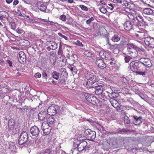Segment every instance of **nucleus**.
I'll use <instances>...</instances> for the list:
<instances>
[{
	"label": "nucleus",
	"mask_w": 154,
	"mask_h": 154,
	"mask_svg": "<svg viewBox=\"0 0 154 154\" xmlns=\"http://www.w3.org/2000/svg\"><path fill=\"white\" fill-rule=\"evenodd\" d=\"M130 66L131 70L135 73L137 75L145 76L146 72L145 68L141 63L137 62H131L130 63Z\"/></svg>",
	"instance_id": "1"
},
{
	"label": "nucleus",
	"mask_w": 154,
	"mask_h": 154,
	"mask_svg": "<svg viewBox=\"0 0 154 154\" xmlns=\"http://www.w3.org/2000/svg\"><path fill=\"white\" fill-rule=\"evenodd\" d=\"M8 131L11 132H12V134H15L17 133L19 129L14 123V120L12 119H10L8 122Z\"/></svg>",
	"instance_id": "2"
},
{
	"label": "nucleus",
	"mask_w": 154,
	"mask_h": 154,
	"mask_svg": "<svg viewBox=\"0 0 154 154\" xmlns=\"http://www.w3.org/2000/svg\"><path fill=\"white\" fill-rule=\"evenodd\" d=\"M59 111V107L58 106L52 105L50 106L47 110V113L49 115L54 116Z\"/></svg>",
	"instance_id": "3"
},
{
	"label": "nucleus",
	"mask_w": 154,
	"mask_h": 154,
	"mask_svg": "<svg viewBox=\"0 0 154 154\" xmlns=\"http://www.w3.org/2000/svg\"><path fill=\"white\" fill-rule=\"evenodd\" d=\"M28 138V135L26 131H23L21 134L18 139V143L19 145H22L26 143Z\"/></svg>",
	"instance_id": "4"
},
{
	"label": "nucleus",
	"mask_w": 154,
	"mask_h": 154,
	"mask_svg": "<svg viewBox=\"0 0 154 154\" xmlns=\"http://www.w3.org/2000/svg\"><path fill=\"white\" fill-rule=\"evenodd\" d=\"M106 45L108 44L110 46V47L111 50L113 51V52L116 54H117L119 53V46L118 45L115 44L114 45H112L109 42V39L107 38H106Z\"/></svg>",
	"instance_id": "5"
},
{
	"label": "nucleus",
	"mask_w": 154,
	"mask_h": 154,
	"mask_svg": "<svg viewBox=\"0 0 154 154\" xmlns=\"http://www.w3.org/2000/svg\"><path fill=\"white\" fill-rule=\"evenodd\" d=\"M85 134L90 139V140H93L96 137V133L94 131H91L90 129H86L85 131Z\"/></svg>",
	"instance_id": "6"
},
{
	"label": "nucleus",
	"mask_w": 154,
	"mask_h": 154,
	"mask_svg": "<svg viewBox=\"0 0 154 154\" xmlns=\"http://www.w3.org/2000/svg\"><path fill=\"white\" fill-rule=\"evenodd\" d=\"M138 61L147 67H150L152 65L151 60L149 58H141Z\"/></svg>",
	"instance_id": "7"
},
{
	"label": "nucleus",
	"mask_w": 154,
	"mask_h": 154,
	"mask_svg": "<svg viewBox=\"0 0 154 154\" xmlns=\"http://www.w3.org/2000/svg\"><path fill=\"white\" fill-rule=\"evenodd\" d=\"M145 44L149 48L154 47V39L151 37H146L144 39Z\"/></svg>",
	"instance_id": "8"
},
{
	"label": "nucleus",
	"mask_w": 154,
	"mask_h": 154,
	"mask_svg": "<svg viewBox=\"0 0 154 154\" xmlns=\"http://www.w3.org/2000/svg\"><path fill=\"white\" fill-rule=\"evenodd\" d=\"M84 96L86 99L90 103L94 104L96 103L97 100L95 97L88 93H85Z\"/></svg>",
	"instance_id": "9"
},
{
	"label": "nucleus",
	"mask_w": 154,
	"mask_h": 154,
	"mask_svg": "<svg viewBox=\"0 0 154 154\" xmlns=\"http://www.w3.org/2000/svg\"><path fill=\"white\" fill-rule=\"evenodd\" d=\"M30 133L33 136L38 137L40 133V130L38 127L35 125L32 127L30 129Z\"/></svg>",
	"instance_id": "10"
},
{
	"label": "nucleus",
	"mask_w": 154,
	"mask_h": 154,
	"mask_svg": "<svg viewBox=\"0 0 154 154\" xmlns=\"http://www.w3.org/2000/svg\"><path fill=\"white\" fill-rule=\"evenodd\" d=\"M48 115L47 114L46 110L40 112L38 115V118L41 121H45L48 117Z\"/></svg>",
	"instance_id": "11"
},
{
	"label": "nucleus",
	"mask_w": 154,
	"mask_h": 154,
	"mask_svg": "<svg viewBox=\"0 0 154 154\" xmlns=\"http://www.w3.org/2000/svg\"><path fill=\"white\" fill-rule=\"evenodd\" d=\"M18 58L19 62L21 63H23L26 61V56L25 53L23 51L19 52Z\"/></svg>",
	"instance_id": "12"
},
{
	"label": "nucleus",
	"mask_w": 154,
	"mask_h": 154,
	"mask_svg": "<svg viewBox=\"0 0 154 154\" xmlns=\"http://www.w3.org/2000/svg\"><path fill=\"white\" fill-rule=\"evenodd\" d=\"M128 54L129 57L132 59L137 57L138 55V52L135 49H130L128 51Z\"/></svg>",
	"instance_id": "13"
},
{
	"label": "nucleus",
	"mask_w": 154,
	"mask_h": 154,
	"mask_svg": "<svg viewBox=\"0 0 154 154\" xmlns=\"http://www.w3.org/2000/svg\"><path fill=\"white\" fill-rule=\"evenodd\" d=\"M99 55L102 58L106 60H107L110 57L109 53H106L103 51H100Z\"/></svg>",
	"instance_id": "14"
},
{
	"label": "nucleus",
	"mask_w": 154,
	"mask_h": 154,
	"mask_svg": "<svg viewBox=\"0 0 154 154\" xmlns=\"http://www.w3.org/2000/svg\"><path fill=\"white\" fill-rule=\"evenodd\" d=\"M87 143L85 141H83L78 145V149L79 151H81L84 149L87 146Z\"/></svg>",
	"instance_id": "15"
},
{
	"label": "nucleus",
	"mask_w": 154,
	"mask_h": 154,
	"mask_svg": "<svg viewBox=\"0 0 154 154\" xmlns=\"http://www.w3.org/2000/svg\"><path fill=\"white\" fill-rule=\"evenodd\" d=\"M132 117L133 119V122L134 124L138 125L141 123V119L142 118V117L140 116L138 117L136 116H133Z\"/></svg>",
	"instance_id": "16"
},
{
	"label": "nucleus",
	"mask_w": 154,
	"mask_h": 154,
	"mask_svg": "<svg viewBox=\"0 0 154 154\" xmlns=\"http://www.w3.org/2000/svg\"><path fill=\"white\" fill-rule=\"evenodd\" d=\"M96 63L99 68H101L102 69L106 67V64L103 60L101 59L97 60L96 61Z\"/></svg>",
	"instance_id": "17"
},
{
	"label": "nucleus",
	"mask_w": 154,
	"mask_h": 154,
	"mask_svg": "<svg viewBox=\"0 0 154 154\" xmlns=\"http://www.w3.org/2000/svg\"><path fill=\"white\" fill-rule=\"evenodd\" d=\"M9 17L8 13L5 11H0V18L2 20H5Z\"/></svg>",
	"instance_id": "18"
},
{
	"label": "nucleus",
	"mask_w": 154,
	"mask_h": 154,
	"mask_svg": "<svg viewBox=\"0 0 154 154\" xmlns=\"http://www.w3.org/2000/svg\"><path fill=\"white\" fill-rule=\"evenodd\" d=\"M37 7L40 10L44 11L46 9V6L43 2H38L37 4Z\"/></svg>",
	"instance_id": "19"
},
{
	"label": "nucleus",
	"mask_w": 154,
	"mask_h": 154,
	"mask_svg": "<svg viewBox=\"0 0 154 154\" xmlns=\"http://www.w3.org/2000/svg\"><path fill=\"white\" fill-rule=\"evenodd\" d=\"M132 25L130 21H127L124 24V29L127 30H129L132 28Z\"/></svg>",
	"instance_id": "20"
},
{
	"label": "nucleus",
	"mask_w": 154,
	"mask_h": 154,
	"mask_svg": "<svg viewBox=\"0 0 154 154\" xmlns=\"http://www.w3.org/2000/svg\"><path fill=\"white\" fill-rule=\"evenodd\" d=\"M87 77L89 80L92 81H95L96 80V75L94 73L88 72L87 73Z\"/></svg>",
	"instance_id": "21"
},
{
	"label": "nucleus",
	"mask_w": 154,
	"mask_h": 154,
	"mask_svg": "<svg viewBox=\"0 0 154 154\" xmlns=\"http://www.w3.org/2000/svg\"><path fill=\"white\" fill-rule=\"evenodd\" d=\"M96 89L95 93L96 95H100L102 94L103 87L101 85H100L99 87H97Z\"/></svg>",
	"instance_id": "22"
},
{
	"label": "nucleus",
	"mask_w": 154,
	"mask_h": 154,
	"mask_svg": "<svg viewBox=\"0 0 154 154\" xmlns=\"http://www.w3.org/2000/svg\"><path fill=\"white\" fill-rule=\"evenodd\" d=\"M109 144L112 147H114L116 144V140L113 138L109 139L107 140Z\"/></svg>",
	"instance_id": "23"
},
{
	"label": "nucleus",
	"mask_w": 154,
	"mask_h": 154,
	"mask_svg": "<svg viewBox=\"0 0 154 154\" xmlns=\"http://www.w3.org/2000/svg\"><path fill=\"white\" fill-rule=\"evenodd\" d=\"M143 13L146 15H151L153 14L152 10L150 8H146L143 11Z\"/></svg>",
	"instance_id": "24"
},
{
	"label": "nucleus",
	"mask_w": 154,
	"mask_h": 154,
	"mask_svg": "<svg viewBox=\"0 0 154 154\" xmlns=\"http://www.w3.org/2000/svg\"><path fill=\"white\" fill-rule=\"evenodd\" d=\"M136 35L137 37L140 40H142L143 38L145 39V38H146L145 37V33L144 32H139L138 34H136Z\"/></svg>",
	"instance_id": "25"
},
{
	"label": "nucleus",
	"mask_w": 154,
	"mask_h": 154,
	"mask_svg": "<svg viewBox=\"0 0 154 154\" xmlns=\"http://www.w3.org/2000/svg\"><path fill=\"white\" fill-rule=\"evenodd\" d=\"M120 35L115 34L111 38L112 41L114 42H117L120 41Z\"/></svg>",
	"instance_id": "26"
},
{
	"label": "nucleus",
	"mask_w": 154,
	"mask_h": 154,
	"mask_svg": "<svg viewBox=\"0 0 154 154\" xmlns=\"http://www.w3.org/2000/svg\"><path fill=\"white\" fill-rule=\"evenodd\" d=\"M54 121V118L51 116L48 115L47 119L46 120L45 122H46L47 123H49L51 124H53Z\"/></svg>",
	"instance_id": "27"
},
{
	"label": "nucleus",
	"mask_w": 154,
	"mask_h": 154,
	"mask_svg": "<svg viewBox=\"0 0 154 154\" xmlns=\"http://www.w3.org/2000/svg\"><path fill=\"white\" fill-rule=\"evenodd\" d=\"M51 128L46 122H44L42 125V130Z\"/></svg>",
	"instance_id": "28"
},
{
	"label": "nucleus",
	"mask_w": 154,
	"mask_h": 154,
	"mask_svg": "<svg viewBox=\"0 0 154 154\" xmlns=\"http://www.w3.org/2000/svg\"><path fill=\"white\" fill-rule=\"evenodd\" d=\"M50 43L51 44V46L50 47L52 50H54L57 48L58 45L57 43L53 41H50Z\"/></svg>",
	"instance_id": "29"
},
{
	"label": "nucleus",
	"mask_w": 154,
	"mask_h": 154,
	"mask_svg": "<svg viewBox=\"0 0 154 154\" xmlns=\"http://www.w3.org/2000/svg\"><path fill=\"white\" fill-rule=\"evenodd\" d=\"M52 76L53 78L56 80H58L59 79V73L56 71H54L52 73Z\"/></svg>",
	"instance_id": "30"
},
{
	"label": "nucleus",
	"mask_w": 154,
	"mask_h": 154,
	"mask_svg": "<svg viewBox=\"0 0 154 154\" xmlns=\"http://www.w3.org/2000/svg\"><path fill=\"white\" fill-rule=\"evenodd\" d=\"M16 146L14 143H11L9 145V148L11 149V150L13 151L15 150Z\"/></svg>",
	"instance_id": "31"
},
{
	"label": "nucleus",
	"mask_w": 154,
	"mask_h": 154,
	"mask_svg": "<svg viewBox=\"0 0 154 154\" xmlns=\"http://www.w3.org/2000/svg\"><path fill=\"white\" fill-rule=\"evenodd\" d=\"M111 103L113 106L115 108H116V106L117 107H118V104H119V103L117 100L113 99L111 101Z\"/></svg>",
	"instance_id": "32"
},
{
	"label": "nucleus",
	"mask_w": 154,
	"mask_h": 154,
	"mask_svg": "<svg viewBox=\"0 0 154 154\" xmlns=\"http://www.w3.org/2000/svg\"><path fill=\"white\" fill-rule=\"evenodd\" d=\"M51 128L45 129V130H42L43 131L44 134L45 135H47L49 134L51 131Z\"/></svg>",
	"instance_id": "33"
},
{
	"label": "nucleus",
	"mask_w": 154,
	"mask_h": 154,
	"mask_svg": "<svg viewBox=\"0 0 154 154\" xmlns=\"http://www.w3.org/2000/svg\"><path fill=\"white\" fill-rule=\"evenodd\" d=\"M92 82V81H88L86 82L85 83H84L86 87L87 88H91V84Z\"/></svg>",
	"instance_id": "34"
},
{
	"label": "nucleus",
	"mask_w": 154,
	"mask_h": 154,
	"mask_svg": "<svg viewBox=\"0 0 154 154\" xmlns=\"http://www.w3.org/2000/svg\"><path fill=\"white\" fill-rule=\"evenodd\" d=\"M125 60L126 63H128L131 59H132L131 57H129V55H126L125 56Z\"/></svg>",
	"instance_id": "35"
},
{
	"label": "nucleus",
	"mask_w": 154,
	"mask_h": 154,
	"mask_svg": "<svg viewBox=\"0 0 154 154\" xmlns=\"http://www.w3.org/2000/svg\"><path fill=\"white\" fill-rule=\"evenodd\" d=\"M128 50L131 49H134L136 47V46L133 44H128Z\"/></svg>",
	"instance_id": "36"
},
{
	"label": "nucleus",
	"mask_w": 154,
	"mask_h": 154,
	"mask_svg": "<svg viewBox=\"0 0 154 154\" xmlns=\"http://www.w3.org/2000/svg\"><path fill=\"white\" fill-rule=\"evenodd\" d=\"M80 7L82 10L84 11H87L88 10V8L83 5H80Z\"/></svg>",
	"instance_id": "37"
},
{
	"label": "nucleus",
	"mask_w": 154,
	"mask_h": 154,
	"mask_svg": "<svg viewBox=\"0 0 154 154\" xmlns=\"http://www.w3.org/2000/svg\"><path fill=\"white\" fill-rule=\"evenodd\" d=\"M24 20L28 22L29 23H34V20L33 19L31 18H25Z\"/></svg>",
	"instance_id": "38"
},
{
	"label": "nucleus",
	"mask_w": 154,
	"mask_h": 154,
	"mask_svg": "<svg viewBox=\"0 0 154 154\" xmlns=\"http://www.w3.org/2000/svg\"><path fill=\"white\" fill-rule=\"evenodd\" d=\"M124 121L125 123H127V124H129L130 123V122L129 120V118L128 117H127V116H125L124 117Z\"/></svg>",
	"instance_id": "39"
},
{
	"label": "nucleus",
	"mask_w": 154,
	"mask_h": 154,
	"mask_svg": "<svg viewBox=\"0 0 154 154\" xmlns=\"http://www.w3.org/2000/svg\"><path fill=\"white\" fill-rule=\"evenodd\" d=\"M94 20V18L93 17H91L89 19L86 21V23L88 24H89Z\"/></svg>",
	"instance_id": "40"
},
{
	"label": "nucleus",
	"mask_w": 154,
	"mask_h": 154,
	"mask_svg": "<svg viewBox=\"0 0 154 154\" xmlns=\"http://www.w3.org/2000/svg\"><path fill=\"white\" fill-rule=\"evenodd\" d=\"M84 54L88 57H90L91 56L92 54L90 52L88 51H86L84 52Z\"/></svg>",
	"instance_id": "41"
},
{
	"label": "nucleus",
	"mask_w": 154,
	"mask_h": 154,
	"mask_svg": "<svg viewBox=\"0 0 154 154\" xmlns=\"http://www.w3.org/2000/svg\"><path fill=\"white\" fill-rule=\"evenodd\" d=\"M60 19L63 21H65L66 19V17L64 15H62L60 16Z\"/></svg>",
	"instance_id": "42"
},
{
	"label": "nucleus",
	"mask_w": 154,
	"mask_h": 154,
	"mask_svg": "<svg viewBox=\"0 0 154 154\" xmlns=\"http://www.w3.org/2000/svg\"><path fill=\"white\" fill-rule=\"evenodd\" d=\"M42 153V154H52L51 152L49 149L45 150Z\"/></svg>",
	"instance_id": "43"
},
{
	"label": "nucleus",
	"mask_w": 154,
	"mask_h": 154,
	"mask_svg": "<svg viewBox=\"0 0 154 154\" xmlns=\"http://www.w3.org/2000/svg\"><path fill=\"white\" fill-rule=\"evenodd\" d=\"M99 9L100 11L103 14L105 13L107 11L106 9L104 8H101Z\"/></svg>",
	"instance_id": "44"
},
{
	"label": "nucleus",
	"mask_w": 154,
	"mask_h": 154,
	"mask_svg": "<svg viewBox=\"0 0 154 154\" xmlns=\"http://www.w3.org/2000/svg\"><path fill=\"white\" fill-rule=\"evenodd\" d=\"M75 44L79 46H83V45L81 42H80L79 41L77 40L76 42L75 43Z\"/></svg>",
	"instance_id": "45"
},
{
	"label": "nucleus",
	"mask_w": 154,
	"mask_h": 154,
	"mask_svg": "<svg viewBox=\"0 0 154 154\" xmlns=\"http://www.w3.org/2000/svg\"><path fill=\"white\" fill-rule=\"evenodd\" d=\"M58 34L59 35L60 37H62V38H64V39H65V40H67V38H68L67 37H66V36H65V35H63L61 33L59 32V33H58Z\"/></svg>",
	"instance_id": "46"
},
{
	"label": "nucleus",
	"mask_w": 154,
	"mask_h": 154,
	"mask_svg": "<svg viewBox=\"0 0 154 154\" xmlns=\"http://www.w3.org/2000/svg\"><path fill=\"white\" fill-rule=\"evenodd\" d=\"M113 2L116 4H121L122 3V1L121 0H113Z\"/></svg>",
	"instance_id": "47"
},
{
	"label": "nucleus",
	"mask_w": 154,
	"mask_h": 154,
	"mask_svg": "<svg viewBox=\"0 0 154 154\" xmlns=\"http://www.w3.org/2000/svg\"><path fill=\"white\" fill-rule=\"evenodd\" d=\"M41 74L39 72H37L34 75V76L35 78H39L41 76Z\"/></svg>",
	"instance_id": "48"
},
{
	"label": "nucleus",
	"mask_w": 154,
	"mask_h": 154,
	"mask_svg": "<svg viewBox=\"0 0 154 154\" xmlns=\"http://www.w3.org/2000/svg\"><path fill=\"white\" fill-rule=\"evenodd\" d=\"M96 84V81H92L91 84V88H94L96 86L95 84Z\"/></svg>",
	"instance_id": "49"
},
{
	"label": "nucleus",
	"mask_w": 154,
	"mask_h": 154,
	"mask_svg": "<svg viewBox=\"0 0 154 154\" xmlns=\"http://www.w3.org/2000/svg\"><path fill=\"white\" fill-rule=\"evenodd\" d=\"M15 31L16 32L18 33L19 34H21L23 32L22 30L18 28L16 29Z\"/></svg>",
	"instance_id": "50"
},
{
	"label": "nucleus",
	"mask_w": 154,
	"mask_h": 154,
	"mask_svg": "<svg viewBox=\"0 0 154 154\" xmlns=\"http://www.w3.org/2000/svg\"><path fill=\"white\" fill-rule=\"evenodd\" d=\"M42 75L43 77L45 79H47L48 77L47 75V74L45 72H43L42 73Z\"/></svg>",
	"instance_id": "51"
},
{
	"label": "nucleus",
	"mask_w": 154,
	"mask_h": 154,
	"mask_svg": "<svg viewBox=\"0 0 154 154\" xmlns=\"http://www.w3.org/2000/svg\"><path fill=\"white\" fill-rule=\"evenodd\" d=\"M19 2L18 0H14L13 4L14 5H17Z\"/></svg>",
	"instance_id": "52"
},
{
	"label": "nucleus",
	"mask_w": 154,
	"mask_h": 154,
	"mask_svg": "<svg viewBox=\"0 0 154 154\" xmlns=\"http://www.w3.org/2000/svg\"><path fill=\"white\" fill-rule=\"evenodd\" d=\"M47 23L48 24H50L51 25H54L55 24V23L53 22L52 21H48Z\"/></svg>",
	"instance_id": "53"
},
{
	"label": "nucleus",
	"mask_w": 154,
	"mask_h": 154,
	"mask_svg": "<svg viewBox=\"0 0 154 154\" xmlns=\"http://www.w3.org/2000/svg\"><path fill=\"white\" fill-rule=\"evenodd\" d=\"M7 62L8 63L9 66L11 67L12 66L11 61L9 60H7Z\"/></svg>",
	"instance_id": "54"
},
{
	"label": "nucleus",
	"mask_w": 154,
	"mask_h": 154,
	"mask_svg": "<svg viewBox=\"0 0 154 154\" xmlns=\"http://www.w3.org/2000/svg\"><path fill=\"white\" fill-rule=\"evenodd\" d=\"M70 71L72 72H73L74 71L75 72V68L74 67H71L69 68Z\"/></svg>",
	"instance_id": "55"
},
{
	"label": "nucleus",
	"mask_w": 154,
	"mask_h": 154,
	"mask_svg": "<svg viewBox=\"0 0 154 154\" xmlns=\"http://www.w3.org/2000/svg\"><path fill=\"white\" fill-rule=\"evenodd\" d=\"M13 1V0H6V2L7 3L10 4Z\"/></svg>",
	"instance_id": "56"
},
{
	"label": "nucleus",
	"mask_w": 154,
	"mask_h": 154,
	"mask_svg": "<svg viewBox=\"0 0 154 154\" xmlns=\"http://www.w3.org/2000/svg\"><path fill=\"white\" fill-rule=\"evenodd\" d=\"M40 20H41L42 22H46L47 23L48 22V21L45 19H41Z\"/></svg>",
	"instance_id": "57"
},
{
	"label": "nucleus",
	"mask_w": 154,
	"mask_h": 154,
	"mask_svg": "<svg viewBox=\"0 0 154 154\" xmlns=\"http://www.w3.org/2000/svg\"><path fill=\"white\" fill-rule=\"evenodd\" d=\"M25 42L26 44V45H28L29 44V41L27 40H25Z\"/></svg>",
	"instance_id": "58"
},
{
	"label": "nucleus",
	"mask_w": 154,
	"mask_h": 154,
	"mask_svg": "<svg viewBox=\"0 0 154 154\" xmlns=\"http://www.w3.org/2000/svg\"><path fill=\"white\" fill-rule=\"evenodd\" d=\"M68 2L69 3H72L73 2V0H68Z\"/></svg>",
	"instance_id": "59"
},
{
	"label": "nucleus",
	"mask_w": 154,
	"mask_h": 154,
	"mask_svg": "<svg viewBox=\"0 0 154 154\" xmlns=\"http://www.w3.org/2000/svg\"><path fill=\"white\" fill-rule=\"evenodd\" d=\"M113 59H111L112 61L110 62V64L112 65H113L114 64V63L112 62L113 61Z\"/></svg>",
	"instance_id": "60"
},
{
	"label": "nucleus",
	"mask_w": 154,
	"mask_h": 154,
	"mask_svg": "<svg viewBox=\"0 0 154 154\" xmlns=\"http://www.w3.org/2000/svg\"><path fill=\"white\" fill-rule=\"evenodd\" d=\"M109 5L112 7V8H111V10H112L114 8V7L112 6V5L111 4H109Z\"/></svg>",
	"instance_id": "61"
},
{
	"label": "nucleus",
	"mask_w": 154,
	"mask_h": 154,
	"mask_svg": "<svg viewBox=\"0 0 154 154\" xmlns=\"http://www.w3.org/2000/svg\"><path fill=\"white\" fill-rule=\"evenodd\" d=\"M100 85H99L98 84V83H97V82H96V84H95V86H96L95 87L96 88L97 87H99Z\"/></svg>",
	"instance_id": "62"
},
{
	"label": "nucleus",
	"mask_w": 154,
	"mask_h": 154,
	"mask_svg": "<svg viewBox=\"0 0 154 154\" xmlns=\"http://www.w3.org/2000/svg\"><path fill=\"white\" fill-rule=\"evenodd\" d=\"M24 2L26 3H27L28 1V0H22Z\"/></svg>",
	"instance_id": "63"
},
{
	"label": "nucleus",
	"mask_w": 154,
	"mask_h": 154,
	"mask_svg": "<svg viewBox=\"0 0 154 154\" xmlns=\"http://www.w3.org/2000/svg\"><path fill=\"white\" fill-rule=\"evenodd\" d=\"M100 2L102 4L105 5V2L103 1H100Z\"/></svg>",
	"instance_id": "64"
}]
</instances>
